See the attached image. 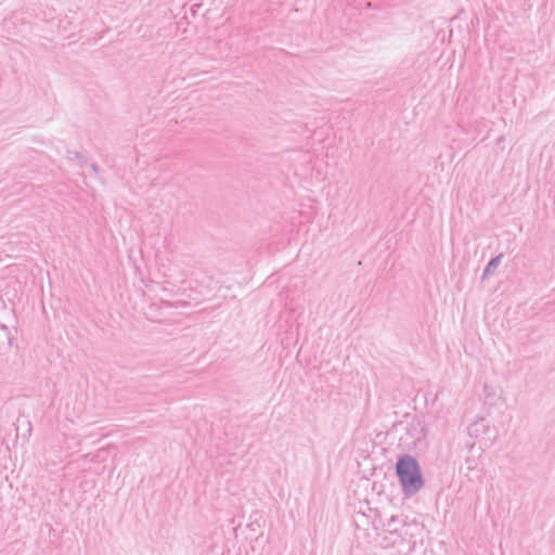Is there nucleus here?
Listing matches in <instances>:
<instances>
[{
	"mask_svg": "<svg viewBox=\"0 0 555 555\" xmlns=\"http://www.w3.org/2000/svg\"><path fill=\"white\" fill-rule=\"evenodd\" d=\"M396 473L406 496L416 494L423 488L424 479L421 467L413 456L409 454L401 456L396 464Z\"/></svg>",
	"mask_w": 555,
	"mask_h": 555,
	"instance_id": "nucleus-1",
	"label": "nucleus"
},
{
	"mask_svg": "<svg viewBox=\"0 0 555 555\" xmlns=\"http://www.w3.org/2000/svg\"><path fill=\"white\" fill-rule=\"evenodd\" d=\"M395 518H391L390 521L387 524V531L390 534H395L398 531L397 527L395 526Z\"/></svg>",
	"mask_w": 555,
	"mask_h": 555,
	"instance_id": "nucleus-5",
	"label": "nucleus"
},
{
	"mask_svg": "<svg viewBox=\"0 0 555 555\" xmlns=\"http://www.w3.org/2000/svg\"><path fill=\"white\" fill-rule=\"evenodd\" d=\"M503 257V254L498 255L496 257L492 258L488 264L486 266L483 273H482V280L488 279L499 267L501 263V259Z\"/></svg>",
	"mask_w": 555,
	"mask_h": 555,
	"instance_id": "nucleus-3",
	"label": "nucleus"
},
{
	"mask_svg": "<svg viewBox=\"0 0 555 555\" xmlns=\"http://www.w3.org/2000/svg\"><path fill=\"white\" fill-rule=\"evenodd\" d=\"M89 169H90V171H91L92 173H94L95 176L99 173V167H98V165H96V164H91V165L89 166Z\"/></svg>",
	"mask_w": 555,
	"mask_h": 555,
	"instance_id": "nucleus-7",
	"label": "nucleus"
},
{
	"mask_svg": "<svg viewBox=\"0 0 555 555\" xmlns=\"http://www.w3.org/2000/svg\"><path fill=\"white\" fill-rule=\"evenodd\" d=\"M465 463H466V466H467V469H468V470H473V469H475V468H476V466H477V462H476V460H475V459H469V457H467V459H466V461H465Z\"/></svg>",
	"mask_w": 555,
	"mask_h": 555,
	"instance_id": "nucleus-6",
	"label": "nucleus"
},
{
	"mask_svg": "<svg viewBox=\"0 0 555 555\" xmlns=\"http://www.w3.org/2000/svg\"><path fill=\"white\" fill-rule=\"evenodd\" d=\"M73 155H74V156H73V157H69V159H72V160H77V163H78L79 167H80L81 169H83V168H85V166H87V160H86V158H85L83 156H81V155H80L79 153H77V152L73 153Z\"/></svg>",
	"mask_w": 555,
	"mask_h": 555,
	"instance_id": "nucleus-4",
	"label": "nucleus"
},
{
	"mask_svg": "<svg viewBox=\"0 0 555 555\" xmlns=\"http://www.w3.org/2000/svg\"><path fill=\"white\" fill-rule=\"evenodd\" d=\"M489 430V424L486 422L485 418H479L475 422H473L468 426V434L470 437H481Z\"/></svg>",
	"mask_w": 555,
	"mask_h": 555,
	"instance_id": "nucleus-2",
	"label": "nucleus"
}]
</instances>
